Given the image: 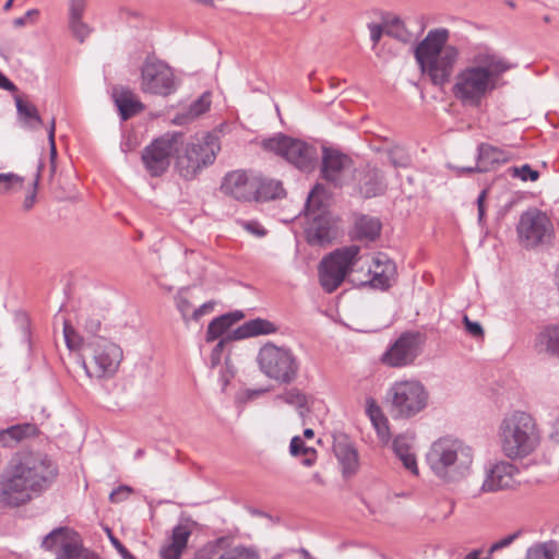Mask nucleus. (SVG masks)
Segmentation results:
<instances>
[{
    "mask_svg": "<svg viewBox=\"0 0 559 559\" xmlns=\"http://www.w3.org/2000/svg\"><path fill=\"white\" fill-rule=\"evenodd\" d=\"M263 147L283 156L288 163L306 173L314 169L318 160L314 146L284 134L264 140Z\"/></svg>",
    "mask_w": 559,
    "mask_h": 559,
    "instance_id": "f8f14e48",
    "label": "nucleus"
},
{
    "mask_svg": "<svg viewBox=\"0 0 559 559\" xmlns=\"http://www.w3.org/2000/svg\"><path fill=\"white\" fill-rule=\"evenodd\" d=\"M508 174L513 178H520L522 181H536L539 178V171L533 169L528 164L510 167Z\"/></svg>",
    "mask_w": 559,
    "mask_h": 559,
    "instance_id": "ea45409f",
    "label": "nucleus"
},
{
    "mask_svg": "<svg viewBox=\"0 0 559 559\" xmlns=\"http://www.w3.org/2000/svg\"><path fill=\"white\" fill-rule=\"evenodd\" d=\"M321 174L333 187L342 188L352 175V159L338 151L323 148Z\"/></svg>",
    "mask_w": 559,
    "mask_h": 559,
    "instance_id": "a211bd4d",
    "label": "nucleus"
},
{
    "mask_svg": "<svg viewBox=\"0 0 559 559\" xmlns=\"http://www.w3.org/2000/svg\"><path fill=\"white\" fill-rule=\"evenodd\" d=\"M213 308H214V302H212V301L203 304L202 306H200L198 309H195L193 311L192 319L199 320L205 313L211 312L213 310Z\"/></svg>",
    "mask_w": 559,
    "mask_h": 559,
    "instance_id": "680f3d73",
    "label": "nucleus"
},
{
    "mask_svg": "<svg viewBox=\"0 0 559 559\" xmlns=\"http://www.w3.org/2000/svg\"><path fill=\"white\" fill-rule=\"evenodd\" d=\"M449 37L450 32L447 28L431 29L414 51L421 72L433 85L443 86L450 81L459 59V49L447 45Z\"/></svg>",
    "mask_w": 559,
    "mask_h": 559,
    "instance_id": "7ed1b4c3",
    "label": "nucleus"
},
{
    "mask_svg": "<svg viewBox=\"0 0 559 559\" xmlns=\"http://www.w3.org/2000/svg\"><path fill=\"white\" fill-rule=\"evenodd\" d=\"M520 536V532H515L513 534H510L497 542H495L490 548H489V552H495L497 550H500L502 548H506L508 546H510L518 537Z\"/></svg>",
    "mask_w": 559,
    "mask_h": 559,
    "instance_id": "864d4df0",
    "label": "nucleus"
},
{
    "mask_svg": "<svg viewBox=\"0 0 559 559\" xmlns=\"http://www.w3.org/2000/svg\"><path fill=\"white\" fill-rule=\"evenodd\" d=\"M38 429L33 424L14 425L0 431V444L2 447H15L24 439L35 437Z\"/></svg>",
    "mask_w": 559,
    "mask_h": 559,
    "instance_id": "cd10ccee",
    "label": "nucleus"
},
{
    "mask_svg": "<svg viewBox=\"0 0 559 559\" xmlns=\"http://www.w3.org/2000/svg\"><path fill=\"white\" fill-rule=\"evenodd\" d=\"M43 167H44L43 163L39 162L37 165L36 177L34 179L33 187H32L31 191H28V193L25 195L23 203H22V209L24 212L31 211L36 203L37 187L39 183V178L41 175Z\"/></svg>",
    "mask_w": 559,
    "mask_h": 559,
    "instance_id": "a19ab883",
    "label": "nucleus"
},
{
    "mask_svg": "<svg viewBox=\"0 0 559 559\" xmlns=\"http://www.w3.org/2000/svg\"><path fill=\"white\" fill-rule=\"evenodd\" d=\"M390 159H391V163L395 166V167H405L407 166L408 164V158L407 157H404L402 158L401 160L400 159H396L394 157V152H391L390 154Z\"/></svg>",
    "mask_w": 559,
    "mask_h": 559,
    "instance_id": "774afa93",
    "label": "nucleus"
},
{
    "mask_svg": "<svg viewBox=\"0 0 559 559\" xmlns=\"http://www.w3.org/2000/svg\"><path fill=\"white\" fill-rule=\"evenodd\" d=\"M276 400L282 401L288 405L295 406L298 409L301 418H304L306 416V413L309 412L307 407L308 399L306 394H304L297 388H290L284 391L283 393L277 394Z\"/></svg>",
    "mask_w": 559,
    "mask_h": 559,
    "instance_id": "72a5a7b5",
    "label": "nucleus"
},
{
    "mask_svg": "<svg viewBox=\"0 0 559 559\" xmlns=\"http://www.w3.org/2000/svg\"><path fill=\"white\" fill-rule=\"evenodd\" d=\"M254 173L234 170L225 175L221 190L238 201H252L254 199Z\"/></svg>",
    "mask_w": 559,
    "mask_h": 559,
    "instance_id": "412c9836",
    "label": "nucleus"
},
{
    "mask_svg": "<svg viewBox=\"0 0 559 559\" xmlns=\"http://www.w3.org/2000/svg\"><path fill=\"white\" fill-rule=\"evenodd\" d=\"M525 559H559V546L555 540L537 543L531 546Z\"/></svg>",
    "mask_w": 559,
    "mask_h": 559,
    "instance_id": "473e14b6",
    "label": "nucleus"
},
{
    "mask_svg": "<svg viewBox=\"0 0 559 559\" xmlns=\"http://www.w3.org/2000/svg\"><path fill=\"white\" fill-rule=\"evenodd\" d=\"M372 425L374 429L377 430V433L379 438L382 441H388L390 437V429H389V421L385 416H382L381 419H378L377 421H372Z\"/></svg>",
    "mask_w": 559,
    "mask_h": 559,
    "instance_id": "3c124183",
    "label": "nucleus"
},
{
    "mask_svg": "<svg viewBox=\"0 0 559 559\" xmlns=\"http://www.w3.org/2000/svg\"><path fill=\"white\" fill-rule=\"evenodd\" d=\"M192 534V530L188 524H178L173 528L170 542L165 544L159 549L162 559H180L185 549L187 548L188 540Z\"/></svg>",
    "mask_w": 559,
    "mask_h": 559,
    "instance_id": "393cba45",
    "label": "nucleus"
},
{
    "mask_svg": "<svg viewBox=\"0 0 559 559\" xmlns=\"http://www.w3.org/2000/svg\"><path fill=\"white\" fill-rule=\"evenodd\" d=\"M211 99L210 94L204 93L197 100H194L189 107V116L197 118L210 109Z\"/></svg>",
    "mask_w": 559,
    "mask_h": 559,
    "instance_id": "a18cd8bd",
    "label": "nucleus"
},
{
    "mask_svg": "<svg viewBox=\"0 0 559 559\" xmlns=\"http://www.w3.org/2000/svg\"><path fill=\"white\" fill-rule=\"evenodd\" d=\"M277 328L269 320L257 318L245 322L242 325L229 332L225 337L221 338L214 346L211 354L212 367L221 362L222 353L225 344L230 341H239L257 335H266L276 332Z\"/></svg>",
    "mask_w": 559,
    "mask_h": 559,
    "instance_id": "f3484780",
    "label": "nucleus"
},
{
    "mask_svg": "<svg viewBox=\"0 0 559 559\" xmlns=\"http://www.w3.org/2000/svg\"><path fill=\"white\" fill-rule=\"evenodd\" d=\"M0 88L9 92H16L17 87L0 71Z\"/></svg>",
    "mask_w": 559,
    "mask_h": 559,
    "instance_id": "e2e57ef3",
    "label": "nucleus"
},
{
    "mask_svg": "<svg viewBox=\"0 0 559 559\" xmlns=\"http://www.w3.org/2000/svg\"><path fill=\"white\" fill-rule=\"evenodd\" d=\"M58 544H60V549L56 559H97L96 555L84 549L79 542L68 539L62 527L55 528L46 535L41 546L51 550Z\"/></svg>",
    "mask_w": 559,
    "mask_h": 559,
    "instance_id": "6ab92c4d",
    "label": "nucleus"
},
{
    "mask_svg": "<svg viewBox=\"0 0 559 559\" xmlns=\"http://www.w3.org/2000/svg\"><path fill=\"white\" fill-rule=\"evenodd\" d=\"M253 194L252 201H270L284 197L285 190L281 181L255 174Z\"/></svg>",
    "mask_w": 559,
    "mask_h": 559,
    "instance_id": "bb28decb",
    "label": "nucleus"
},
{
    "mask_svg": "<svg viewBox=\"0 0 559 559\" xmlns=\"http://www.w3.org/2000/svg\"><path fill=\"white\" fill-rule=\"evenodd\" d=\"M114 99L123 121L144 110V105L129 88H115Z\"/></svg>",
    "mask_w": 559,
    "mask_h": 559,
    "instance_id": "a878e982",
    "label": "nucleus"
},
{
    "mask_svg": "<svg viewBox=\"0 0 559 559\" xmlns=\"http://www.w3.org/2000/svg\"><path fill=\"white\" fill-rule=\"evenodd\" d=\"M538 344L550 355L559 356V326L545 329L538 335Z\"/></svg>",
    "mask_w": 559,
    "mask_h": 559,
    "instance_id": "f704fd0d",
    "label": "nucleus"
},
{
    "mask_svg": "<svg viewBox=\"0 0 559 559\" xmlns=\"http://www.w3.org/2000/svg\"><path fill=\"white\" fill-rule=\"evenodd\" d=\"M301 455H305L304 460L301 461V463L305 465V466H312L313 463L316 462V459H317V451L311 448V447H305L304 450L301 451Z\"/></svg>",
    "mask_w": 559,
    "mask_h": 559,
    "instance_id": "052dcab7",
    "label": "nucleus"
},
{
    "mask_svg": "<svg viewBox=\"0 0 559 559\" xmlns=\"http://www.w3.org/2000/svg\"><path fill=\"white\" fill-rule=\"evenodd\" d=\"M518 468L509 462H498L486 474L481 490L498 491L513 486Z\"/></svg>",
    "mask_w": 559,
    "mask_h": 559,
    "instance_id": "5701e85b",
    "label": "nucleus"
},
{
    "mask_svg": "<svg viewBox=\"0 0 559 559\" xmlns=\"http://www.w3.org/2000/svg\"><path fill=\"white\" fill-rule=\"evenodd\" d=\"M245 228L257 236L265 235V230L254 222L245 223Z\"/></svg>",
    "mask_w": 559,
    "mask_h": 559,
    "instance_id": "69168bd1",
    "label": "nucleus"
},
{
    "mask_svg": "<svg viewBox=\"0 0 559 559\" xmlns=\"http://www.w3.org/2000/svg\"><path fill=\"white\" fill-rule=\"evenodd\" d=\"M502 453L509 459H522L533 453L540 442V433L533 416L514 411L504 415L498 426Z\"/></svg>",
    "mask_w": 559,
    "mask_h": 559,
    "instance_id": "39448f33",
    "label": "nucleus"
},
{
    "mask_svg": "<svg viewBox=\"0 0 559 559\" xmlns=\"http://www.w3.org/2000/svg\"><path fill=\"white\" fill-rule=\"evenodd\" d=\"M79 323L83 326L84 331L90 333L91 335H96L102 326L99 316L87 314L84 312L80 313Z\"/></svg>",
    "mask_w": 559,
    "mask_h": 559,
    "instance_id": "79ce46f5",
    "label": "nucleus"
},
{
    "mask_svg": "<svg viewBox=\"0 0 559 559\" xmlns=\"http://www.w3.org/2000/svg\"><path fill=\"white\" fill-rule=\"evenodd\" d=\"M216 559H260V556L253 547L238 545L223 554H219Z\"/></svg>",
    "mask_w": 559,
    "mask_h": 559,
    "instance_id": "4c0bfd02",
    "label": "nucleus"
},
{
    "mask_svg": "<svg viewBox=\"0 0 559 559\" xmlns=\"http://www.w3.org/2000/svg\"><path fill=\"white\" fill-rule=\"evenodd\" d=\"M393 451L404 467L412 474L418 475V466L414 452L412 451V440L406 436H397L393 440Z\"/></svg>",
    "mask_w": 559,
    "mask_h": 559,
    "instance_id": "c756f323",
    "label": "nucleus"
},
{
    "mask_svg": "<svg viewBox=\"0 0 559 559\" xmlns=\"http://www.w3.org/2000/svg\"><path fill=\"white\" fill-rule=\"evenodd\" d=\"M57 466L46 455L15 454L0 474V507L15 509L46 490L57 476Z\"/></svg>",
    "mask_w": 559,
    "mask_h": 559,
    "instance_id": "f257e3e1",
    "label": "nucleus"
},
{
    "mask_svg": "<svg viewBox=\"0 0 559 559\" xmlns=\"http://www.w3.org/2000/svg\"><path fill=\"white\" fill-rule=\"evenodd\" d=\"M360 248L350 245L338 248L324 257L319 264V281L324 292L331 294L344 282L359 259Z\"/></svg>",
    "mask_w": 559,
    "mask_h": 559,
    "instance_id": "9d476101",
    "label": "nucleus"
},
{
    "mask_svg": "<svg viewBox=\"0 0 559 559\" xmlns=\"http://www.w3.org/2000/svg\"><path fill=\"white\" fill-rule=\"evenodd\" d=\"M371 277L369 284L373 288L385 290L395 280L396 266L385 254L379 253L373 259V267L369 270Z\"/></svg>",
    "mask_w": 559,
    "mask_h": 559,
    "instance_id": "b1692460",
    "label": "nucleus"
},
{
    "mask_svg": "<svg viewBox=\"0 0 559 559\" xmlns=\"http://www.w3.org/2000/svg\"><path fill=\"white\" fill-rule=\"evenodd\" d=\"M69 26L72 35L80 41L83 43L90 34L88 26L82 22V20L69 21Z\"/></svg>",
    "mask_w": 559,
    "mask_h": 559,
    "instance_id": "49530a36",
    "label": "nucleus"
},
{
    "mask_svg": "<svg viewBox=\"0 0 559 559\" xmlns=\"http://www.w3.org/2000/svg\"><path fill=\"white\" fill-rule=\"evenodd\" d=\"M477 151L476 165L474 167L456 168L459 174L491 171L513 157L511 152L488 143H480Z\"/></svg>",
    "mask_w": 559,
    "mask_h": 559,
    "instance_id": "aec40b11",
    "label": "nucleus"
},
{
    "mask_svg": "<svg viewBox=\"0 0 559 559\" xmlns=\"http://www.w3.org/2000/svg\"><path fill=\"white\" fill-rule=\"evenodd\" d=\"M222 317H227L228 318L227 322L231 326L233 324H235L236 322H238L239 320H241L243 318V313L241 311H234V312L223 314Z\"/></svg>",
    "mask_w": 559,
    "mask_h": 559,
    "instance_id": "338daca9",
    "label": "nucleus"
},
{
    "mask_svg": "<svg viewBox=\"0 0 559 559\" xmlns=\"http://www.w3.org/2000/svg\"><path fill=\"white\" fill-rule=\"evenodd\" d=\"M227 317H218L212 320L206 330V342H214L225 334L230 328Z\"/></svg>",
    "mask_w": 559,
    "mask_h": 559,
    "instance_id": "58836bf2",
    "label": "nucleus"
},
{
    "mask_svg": "<svg viewBox=\"0 0 559 559\" xmlns=\"http://www.w3.org/2000/svg\"><path fill=\"white\" fill-rule=\"evenodd\" d=\"M109 539L115 549L123 559H135L134 556H132L130 551L120 543V540L117 537H115L111 533H109Z\"/></svg>",
    "mask_w": 559,
    "mask_h": 559,
    "instance_id": "13d9d810",
    "label": "nucleus"
},
{
    "mask_svg": "<svg viewBox=\"0 0 559 559\" xmlns=\"http://www.w3.org/2000/svg\"><path fill=\"white\" fill-rule=\"evenodd\" d=\"M257 360L262 373L280 384H292L299 376L300 361L287 346L269 342L260 348Z\"/></svg>",
    "mask_w": 559,
    "mask_h": 559,
    "instance_id": "6e6552de",
    "label": "nucleus"
},
{
    "mask_svg": "<svg viewBox=\"0 0 559 559\" xmlns=\"http://www.w3.org/2000/svg\"><path fill=\"white\" fill-rule=\"evenodd\" d=\"M143 93L168 96L176 91L173 69L162 60L146 58L141 69Z\"/></svg>",
    "mask_w": 559,
    "mask_h": 559,
    "instance_id": "2eb2a0df",
    "label": "nucleus"
},
{
    "mask_svg": "<svg viewBox=\"0 0 559 559\" xmlns=\"http://www.w3.org/2000/svg\"><path fill=\"white\" fill-rule=\"evenodd\" d=\"M86 348L92 354L94 366L90 369L84 359L81 366L88 377L103 378L115 374L122 360V349L117 344L104 337H96Z\"/></svg>",
    "mask_w": 559,
    "mask_h": 559,
    "instance_id": "ddd939ff",
    "label": "nucleus"
},
{
    "mask_svg": "<svg viewBox=\"0 0 559 559\" xmlns=\"http://www.w3.org/2000/svg\"><path fill=\"white\" fill-rule=\"evenodd\" d=\"M63 335L69 349H79L82 346L83 337L79 335L68 321L63 322Z\"/></svg>",
    "mask_w": 559,
    "mask_h": 559,
    "instance_id": "37998d69",
    "label": "nucleus"
},
{
    "mask_svg": "<svg viewBox=\"0 0 559 559\" xmlns=\"http://www.w3.org/2000/svg\"><path fill=\"white\" fill-rule=\"evenodd\" d=\"M17 117L23 126L29 130H36L43 124V119L32 103L24 100L21 96L14 97Z\"/></svg>",
    "mask_w": 559,
    "mask_h": 559,
    "instance_id": "7c9ffc66",
    "label": "nucleus"
},
{
    "mask_svg": "<svg viewBox=\"0 0 559 559\" xmlns=\"http://www.w3.org/2000/svg\"><path fill=\"white\" fill-rule=\"evenodd\" d=\"M487 197V189H484L478 198H477V207H478V218L479 221L483 219L484 215H485V206H484V203H485V199Z\"/></svg>",
    "mask_w": 559,
    "mask_h": 559,
    "instance_id": "0e129e2a",
    "label": "nucleus"
},
{
    "mask_svg": "<svg viewBox=\"0 0 559 559\" xmlns=\"http://www.w3.org/2000/svg\"><path fill=\"white\" fill-rule=\"evenodd\" d=\"M367 415L369 416L371 423L377 421L378 419H381L383 415L380 406L376 403L373 399L367 400V408H366Z\"/></svg>",
    "mask_w": 559,
    "mask_h": 559,
    "instance_id": "5fc2aeb1",
    "label": "nucleus"
},
{
    "mask_svg": "<svg viewBox=\"0 0 559 559\" xmlns=\"http://www.w3.org/2000/svg\"><path fill=\"white\" fill-rule=\"evenodd\" d=\"M131 492H132V489L129 486L121 485L110 492L109 500L112 503H119V502L126 500Z\"/></svg>",
    "mask_w": 559,
    "mask_h": 559,
    "instance_id": "8fccbe9b",
    "label": "nucleus"
},
{
    "mask_svg": "<svg viewBox=\"0 0 559 559\" xmlns=\"http://www.w3.org/2000/svg\"><path fill=\"white\" fill-rule=\"evenodd\" d=\"M23 182L24 178L16 174H0V193H7L15 186L22 187Z\"/></svg>",
    "mask_w": 559,
    "mask_h": 559,
    "instance_id": "c03bdc74",
    "label": "nucleus"
},
{
    "mask_svg": "<svg viewBox=\"0 0 559 559\" xmlns=\"http://www.w3.org/2000/svg\"><path fill=\"white\" fill-rule=\"evenodd\" d=\"M221 151L219 139L212 133H204L193 138L183 147V152L177 154L176 168L186 180L194 179L205 167L212 165Z\"/></svg>",
    "mask_w": 559,
    "mask_h": 559,
    "instance_id": "0eeeda50",
    "label": "nucleus"
},
{
    "mask_svg": "<svg viewBox=\"0 0 559 559\" xmlns=\"http://www.w3.org/2000/svg\"><path fill=\"white\" fill-rule=\"evenodd\" d=\"M305 447L304 440L299 436H295L290 440L289 452L293 456L301 455V451Z\"/></svg>",
    "mask_w": 559,
    "mask_h": 559,
    "instance_id": "bf43d9fd",
    "label": "nucleus"
},
{
    "mask_svg": "<svg viewBox=\"0 0 559 559\" xmlns=\"http://www.w3.org/2000/svg\"><path fill=\"white\" fill-rule=\"evenodd\" d=\"M429 393L418 380L396 381L385 394L388 411L395 419L416 416L427 407Z\"/></svg>",
    "mask_w": 559,
    "mask_h": 559,
    "instance_id": "423d86ee",
    "label": "nucleus"
},
{
    "mask_svg": "<svg viewBox=\"0 0 559 559\" xmlns=\"http://www.w3.org/2000/svg\"><path fill=\"white\" fill-rule=\"evenodd\" d=\"M423 337L418 332H405L383 353L381 361L392 368L408 366L420 354Z\"/></svg>",
    "mask_w": 559,
    "mask_h": 559,
    "instance_id": "dca6fc26",
    "label": "nucleus"
},
{
    "mask_svg": "<svg viewBox=\"0 0 559 559\" xmlns=\"http://www.w3.org/2000/svg\"><path fill=\"white\" fill-rule=\"evenodd\" d=\"M385 34L400 41L407 43L411 34L404 26L403 21L399 16H393L384 22Z\"/></svg>",
    "mask_w": 559,
    "mask_h": 559,
    "instance_id": "e433bc0d",
    "label": "nucleus"
},
{
    "mask_svg": "<svg viewBox=\"0 0 559 559\" xmlns=\"http://www.w3.org/2000/svg\"><path fill=\"white\" fill-rule=\"evenodd\" d=\"M356 193L364 199L382 195L388 188L384 175L377 168L366 167L355 171Z\"/></svg>",
    "mask_w": 559,
    "mask_h": 559,
    "instance_id": "4be33fe9",
    "label": "nucleus"
},
{
    "mask_svg": "<svg viewBox=\"0 0 559 559\" xmlns=\"http://www.w3.org/2000/svg\"><path fill=\"white\" fill-rule=\"evenodd\" d=\"M56 132V119L52 118L48 127V141H49V154L51 159V170L55 171V159L57 156V148L55 142Z\"/></svg>",
    "mask_w": 559,
    "mask_h": 559,
    "instance_id": "de8ad7c7",
    "label": "nucleus"
},
{
    "mask_svg": "<svg viewBox=\"0 0 559 559\" xmlns=\"http://www.w3.org/2000/svg\"><path fill=\"white\" fill-rule=\"evenodd\" d=\"M520 242L525 248L548 243L554 236V228L547 215L537 209L524 212L518 224Z\"/></svg>",
    "mask_w": 559,
    "mask_h": 559,
    "instance_id": "4468645a",
    "label": "nucleus"
},
{
    "mask_svg": "<svg viewBox=\"0 0 559 559\" xmlns=\"http://www.w3.org/2000/svg\"><path fill=\"white\" fill-rule=\"evenodd\" d=\"M334 453L342 464L344 475L352 476L357 472L358 453L350 443L337 442L334 445Z\"/></svg>",
    "mask_w": 559,
    "mask_h": 559,
    "instance_id": "2f4dec72",
    "label": "nucleus"
},
{
    "mask_svg": "<svg viewBox=\"0 0 559 559\" xmlns=\"http://www.w3.org/2000/svg\"><path fill=\"white\" fill-rule=\"evenodd\" d=\"M228 545V538L225 536L218 537L215 540L206 543L195 554L194 559H216L219 549H224Z\"/></svg>",
    "mask_w": 559,
    "mask_h": 559,
    "instance_id": "c9c22d12",
    "label": "nucleus"
},
{
    "mask_svg": "<svg viewBox=\"0 0 559 559\" xmlns=\"http://www.w3.org/2000/svg\"><path fill=\"white\" fill-rule=\"evenodd\" d=\"M85 10V0H71L69 21L82 20Z\"/></svg>",
    "mask_w": 559,
    "mask_h": 559,
    "instance_id": "603ef678",
    "label": "nucleus"
},
{
    "mask_svg": "<svg viewBox=\"0 0 559 559\" xmlns=\"http://www.w3.org/2000/svg\"><path fill=\"white\" fill-rule=\"evenodd\" d=\"M463 322L466 331L474 337H481L484 335V329L478 322L471 321L467 316H464Z\"/></svg>",
    "mask_w": 559,
    "mask_h": 559,
    "instance_id": "6e6d98bb",
    "label": "nucleus"
},
{
    "mask_svg": "<svg viewBox=\"0 0 559 559\" xmlns=\"http://www.w3.org/2000/svg\"><path fill=\"white\" fill-rule=\"evenodd\" d=\"M183 147L181 132H167L153 140L142 151V162L152 177L164 175L170 166L173 156Z\"/></svg>",
    "mask_w": 559,
    "mask_h": 559,
    "instance_id": "9b49d317",
    "label": "nucleus"
},
{
    "mask_svg": "<svg viewBox=\"0 0 559 559\" xmlns=\"http://www.w3.org/2000/svg\"><path fill=\"white\" fill-rule=\"evenodd\" d=\"M326 191L323 185L317 183L309 192L306 212L310 222L306 228L307 241L310 246L326 247L336 238V229L324 212L323 199Z\"/></svg>",
    "mask_w": 559,
    "mask_h": 559,
    "instance_id": "1a4fd4ad",
    "label": "nucleus"
},
{
    "mask_svg": "<svg viewBox=\"0 0 559 559\" xmlns=\"http://www.w3.org/2000/svg\"><path fill=\"white\" fill-rule=\"evenodd\" d=\"M368 28L370 32V39L373 44V47L378 45L380 41L382 35L385 33V25L376 24V23H369Z\"/></svg>",
    "mask_w": 559,
    "mask_h": 559,
    "instance_id": "4d7b16f0",
    "label": "nucleus"
},
{
    "mask_svg": "<svg viewBox=\"0 0 559 559\" xmlns=\"http://www.w3.org/2000/svg\"><path fill=\"white\" fill-rule=\"evenodd\" d=\"M474 453L459 439L440 438L427 453V463L433 474L444 483L460 481L471 471Z\"/></svg>",
    "mask_w": 559,
    "mask_h": 559,
    "instance_id": "20e7f679",
    "label": "nucleus"
},
{
    "mask_svg": "<svg viewBox=\"0 0 559 559\" xmlns=\"http://www.w3.org/2000/svg\"><path fill=\"white\" fill-rule=\"evenodd\" d=\"M512 64L491 51H479L454 79L452 94L463 106L477 108L498 86Z\"/></svg>",
    "mask_w": 559,
    "mask_h": 559,
    "instance_id": "f03ea898",
    "label": "nucleus"
},
{
    "mask_svg": "<svg viewBox=\"0 0 559 559\" xmlns=\"http://www.w3.org/2000/svg\"><path fill=\"white\" fill-rule=\"evenodd\" d=\"M185 289H180L175 297L177 309L182 314L183 319L187 320V316L191 310V304L189 299L183 295Z\"/></svg>",
    "mask_w": 559,
    "mask_h": 559,
    "instance_id": "09e8293b",
    "label": "nucleus"
},
{
    "mask_svg": "<svg viewBox=\"0 0 559 559\" xmlns=\"http://www.w3.org/2000/svg\"><path fill=\"white\" fill-rule=\"evenodd\" d=\"M382 224L379 218L360 215L355 221L354 236L358 240L373 241L381 233Z\"/></svg>",
    "mask_w": 559,
    "mask_h": 559,
    "instance_id": "c85d7f7f",
    "label": "nucleus"
}]
</instances>
